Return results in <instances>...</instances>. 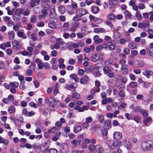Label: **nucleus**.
Listing matches in <instances>:
<instances>
[{
  "label": "nucleus",
  "mask_w": 153,
  "mask_h": 153,
  "mask_svg": "<svg viewBox=\"0 0 153 153\" xmlns=\"http://www.w3.org/2000/svg\"><path fill=\"white\" fill-rule=\"evenodd\" d=\"M49 10V20L52 22H55L56 21V14L55 11V7L54 5H50L48 4L44 5V9L42 10V14L39 17L45 18L48 14V10Z\"/></svg>",
  "instance_id": "f257e3e1"
},
{
  "label": "nucleus",
  "mask_w": 153,
  "mask_h": 153,
  "mask_svg": "<svg viewBox=\"0 0 153 153\" xmlns=\"http://www.w3.org/2000/svg\"><path fill=\"white\" fill-rule=\"evenodd\" d=\"M88 11L85 8H78L76 11V16H74L72 21H78L81 19L80 18L83 15L87 14Z\"/></svg>",
  "instance_id": "f03ea898"
},
{
  "label": "nucleus",
  "mask_w": 153,
  "mask_h": 153,
  "mask_svg": "<svg viewBox=\"0 0 153 153\" xmlns=\"http://www.w3.org/2000/svg\"><path fill=\"white\" fill-rule=\"evenodd\" d=\"M141 149L143 151H147L153 149V142L147 140L143 142L141 145Z\"/></svg>",
  "instance_id": "7ed1b4c3"
},
{
  "label": "nucleus",
  "mask_w": 153,
  "mask_h": 153,
  "mask_svg": "<svg viewBox=\"0 0 153 153\" xmlns=\"http://www.w3.org/2000/svg\"><path fill=\"white\" fill-rule=\"evenodd\" d=\"M123 146L128 149H130L131 148V143L126 138H125L123 140Z\"/></svg>",
  "instance_id": "20e7f679"
},
{
  "label": "nucleus",
  "mask_w": 153,
  "mask_h": 153,
  "mask_svg": "<svg viewBox=\"0 0 153 153\" xmlns=\"http://www.w3.org/2000/svg\"><path fill=\"white\" fill-rule=\"evenodd\" d=\"M57 42L58 43L59 45H60V48L62 50H65L66 48V43L62 40L61 38H58L56 39Z\"/></svg>",
  "instance_id": "39448f33"
},
{
  "label": "nucleus",
  "mask_w": 153,
  "mask_h": 153,
  "mask_svg": "<svg viewBox=\"0 0 153 153\" xmlns=\"http://www.w3.org/2000/svg\"><path fill=\"white\" fill-rule=\"evenodd\" d=\"M121 141H113L112 144H111L110 148L112 150H114L116 147H119L121 145Z\"/></svg>",
  "instance_id": "423d86ee"
},
{
  "label": "nucleus",
  "mask_w": 153,
  "mask_h": 153,
  "mask_svg": "<svg viewBox=\"0 0 153 153\" xmlns=\"http://www.w3.org/2000/svg\"><path fill=\"white\" fill-rule=\"evenodd\" d=\"M100 55L98 53L93 54L91 57V60L93 62H96L99 61Z\"/></svg>",
  "instance_id": "0eeeda50"
},
{
  "label": "nucleus",
  "mask_w": 153,
  "mask_h": 153,
  "mask_svg": "<svg viewBox=\"0 0 153 153\" xmlns=\"http://www.w3.org/2000/svg\"><path fill=\"white\" fill-rule=\"evenodd\" d=\"M69 150L68 145L66 143L64 144L62 147L61 151L62 153H67Z\"/></svg>",
  "instance_id": "6e6552de"
},
{
  "label": "nucleus",
  "mask_w": 153,
  "mask_h": 153,
  "mask_svg": "<svg viewBox=\"0 0 153 153\" xmlns=\"http://www.w3.org/2000/svg\"><path fill=\"white\" fill-rule=\"evenodd\" d=\"M35 62L37 64L39 69H42L43 68L44 65L40 59L38 58L35 60Z\"/></svg>",
  "instance_id": "1a4fd4ad"
},
{
  "label": "nucleus",
  "mask_w": 153,
  "mask_h": 153,
  "mask_svg": "<svg viewBox=\"0 0 153 153\" xmlns=\"http://www.w3.org/2000/svg\"><path fill=\"white\" fill-rule=\"evenodd\" d=\"M83 76L84 77L80 79V82L81 84L85 85L88 82V76L86 75H84Z\"/></svg>",
  "instance_id": "9d476101"
},
{
  "label": "nucleus",
  "mask_w": 153,
  "mask_h": 153,
  "mask_svg": "<svg viewBox=\"0 0 153 153\" xmlns=\"http://www.w3.org/2000/svg\"><path fill=\"white\" fill-rule=\"evenodd\" d=\"M95 49V47L93 45H91L90 47H85L83 49V50L86 53H89L91 51H93Z\"/></svg>",
  "instance_id": "9b49d317"
},
{
  "label": "nucleus",
  "mask_w": 153,
  "mask_h": 153,
  "mask_svg": "<svg viewBox=\"0 0 153 153\" xmlns=\"http://www.w3.org/2000/svg\"><path fill=\"white\" fill-rule=\"evenodd\" d=\"M122 134L118 131L115 132L113 134V137L114 138L117 140L120 139L122 137Z\"/></svg>",
  "instance_id": "f8f14e48"
},
{
  "label": "nucleus",
  "mask_w": 153,
  "mask_h": 153,
  "mask_svg": "<svg viewBox=\"0 0 153 153\" xmlns=\"http://www.w3.org/2000/svg\"><path fill=\"white\" fill-rule=\"evenodd\" d=\"M147 52L149 55L153 56V43L149 45V48L147 50Z\"/></svg>",
  "instance_id": "ddd939ff"
},
{
  "label": "nucleus",
  "mask_w": 153,
  "mask_h": 153,
  "mask_svg": "<svg viewBox=\"0 0 153 153\" xmlns=\"http://www.w3.org/2000/svg\"><path fill=\"white\" fill-rule=\"evenodd\" d=\"M121 70L123 74L124 75L127 74L128 72V66L126 65H122Z\"/></svg>",
  "instance_id": "4468645a"
},
{
  "label": "nucleus",
  "mask_w": 153,
  "mask_h": 153,
  "mask_svg": "<svg viewBox=\"0 0 153 153\" xmlns=\"http://www.w3.org/2000/svg\"><path fill=\"white\" fill-rule=\"evenodd\" d=\"M93 40L96 43H100L102 42L103 40L101 38H99V36L97 35H95L93 37Z\"/></svg>",
  "instance_id": "2eb2a0df"
},
{
  "label": "nucleus",
  "mask_w": 153,
  "mask_h": 153,
  "mask_svg": "<svg viewBox=\"0 0 153 153\" xmlns=\"http://www.w3.org/2000/svg\"><path fill=\"white\" fill-rule=\"evenodd\" d=\"M8 112L10 114H13L16 112V108L13 105H11L8 108Z\"/></svg>",
  "instance_id": "dca6fc26"
},
{
  "label": "nucleus",
  "mask_w": 153,
  "mask_h": 153,
  "mask_svg": "<svg viewBox=\"0 0 153 153\" xmlns=\"http://www.w3.org/2000/svg\"><path fill=\"white\" fill-rule=\"evenodd\" d=\"M94 32L95 33H105V30L102 28H95L94 29Z\"/></svg>",
  "instance_id": "f3484780"
},
{
  "label": "nucleus",
  "mask_w": 153,
  "mask_h": 153,
  "mask_svg": "<svg viewBox=\"0 0 153 153\" xmlns=\"http://www.w3.org/2000/svg\"><path fill=\"white\" fill-rule=\"evenodd\" d=\"M152 122V119L149 117L146 118L143 121L144 124L146 126H148V124H150Z\"/></svg>",
  "instance_id": "a211bd4d"
},
{
  "label": "nucleus",
  "mask_w": 153,
  "mask_h": 153,
  "mask_svg": "<svg viewBox=\"0 0 153 153\" xmlns=\"http://www.w3.org/2000/svg\"><path fill=\"white\" fill-rule=\"evenodd\" d=\"M109 4L111 6V8L114 7L118 4L117 0H109Z\"/></svg>",
  "instance_id": "6ab92c4d"
},
{
  "label": "nucleus",
  "mask_w": 153,
  "mask_h": 153,
  "mask_svg": "<svg viewBox=\"0 0 153 153\" xmlns=\"http://www.w3.org/2000/svg\"><path fill=\"white\" fill-rule=\"evenodd\" d=\"M9 38L11 40H13L15 36V33L14 31L11 30L8 32Z\"/></svg>",
  "instance_id": "aec40b11"
},
{
  "label": "nucleus",
  "mask_w": 153,
  "mask_h": 153,
  "mask_svg": "<svg viewBox=\"0 0 153 153\" xmlns=\"http://www.w3.org/2000/svg\"><path fill=\"white\" fill-rule=\"evenodd\" d=\"M143 74L148 78H149L150 76H153V72L150 70H147L146 71L143 72Z\"/></svg>",
  "instance_id": "412c9836"
},
{
  "label": "nucleus",
  "mask_w": 153,
  "mask_h": 153,
  "mask_svg": "<svg viewBox=\"0 0 153 153\" xmlns=\"http://www.w3.org/2000/svg\"><path fill=\"white\" fill-rule=\"evenodd\" d=\"M103 70L105 74H107L111 72V68L107 66L103 67Z\"/></svg>",
  "instance_id": "4be33fe9"
},
{
  "label": "nucleus",
  "mask_w": 153,
  "mask_h": 153,
  "mask_svg": "<svg viewBox=\"0 0 153 153\" xmlns=\"http://www.w3.org/2000/svg\"><path fill=\"white\" fill-rule=\"evenodd\" d=\"M97 118L99 122L101 123H104L105 122V120L104 119V117L102 114H98L97 115Z\"/></svg>",
  "instance_id": "5701e85b"
},
{
  "label": "nucleus",
  "mask_w": 153,
  "mask_h": 153,
  "mask_svg": "<svg viewBox=\"0 0 153 153\" xmlns=\"http://www.w3.org/2000/svg\"><path fill=\"white\" fill-rule=\"evenodd\" d=\"M96 147L97 145H90L88 146V149L90 151L94 152V151H96L97 148Z\"/></svg>",
  "instance_id": "b1692460"
},
{
  "label": "nucleus",
  "mask_w": 153,
  "mask_h": 153,
  "mask_svg": "<svg viewBox=\"0 0 153 153\" xmlns=\"http://www.w3.org/2000/svg\"><path fill=\"white\" fill-rule=\"evenodd\" d=\"M105 126L108 129H110L111 128V121L110 120H107L106 122L105 121L104 123Z\"/></svg>",
  "instance_id": "393cba45"
},
{
  "label": "nucleus",
  "mask_w": 153,
  "mask_h": 153,
  "mask_svg": "<svg viewBox=\"0 0 153 153\" xmlns=\"http://www.w3.org/2000/svg\"><path fill=\"white\" fill-rule=\"evenodd\" d=\"M99 8L97 6H94L91 7V11L94 13H96L99 12Z\"/></svg>",
  "instance_id": "a878e982"
},
{
  "label": "nucleus",
  "mask_w": 153,
  "mask_h": 153,
  "mask_svg": "<svg viewBox=\"0 0 153 153\" xmlns=\"http://www.w3.org/2000/svg\"><path fill=\"white\" fill-rule=\"evenodd\" d=\"M59 12L62 14H63L65 12L66 9L63 6H61L58 7Z\"/></svg>",
  "instance_id": "bb28decb"
},
{
  "label": "nucleus",
  "mask_w": 153,
  "mask_h": 153,
  "mask_svg": "<svg viewBox=\"0 0 153 153\" xmlns=\"http://www.w3.org/2000/svg\"><path fill=\"white\" fill-rule=\"evenodd\" d=\"M128 47L131 49H134L136 48V46L135 43L133 42H130L128 45Z\"/></svg>",
  "instance_id": "cd10ccee"
},
{
  "label": "nucleus",
  "mask_w": 153,
  "mask_h": 153,
  "mask_svg": "<svg viewBox=\"0 0 153 153\" xmlns=\"http://www.w3.org/2000/svg\"><path fill=\"white\" fill-rule=\"evenodd\" d=\"M94 67L92 66H90L88 68H85V71L87 73H89L91 71L94 70Z\"/></svg>",
  "instance_id": "c85d7f7f"
},
{
  "label": "nucleus",
  "mask_w": 153,
  "mask_h": 153,
  "mask_svg": "<svg viewBox=\"0 0 153 153\" xmlns=\"http://www.w3.org/2000/svg\"><path fill=\"white\" fill-rule=\"evenodd\" d=\"M70 77L74 80L76 82H78L79 81V79L76 75L72 74L70 75Z\"/></svg>",
  "instance_id": "c756f323"
},
{
  "label": "nucleus",
  "mask_w": 153,
  "mask_h": 153,
  "mask_svg": "<svg viewBox=\"0 0 153 153\" xmlns=\"http://www.w3.org/2000/svg\"><path fill=\"white\" fill-rule=\"evenodd\" d=\"M30 36L29 38L33 41H36L37 40V36L35 33H33Z\"/></svg>",
  "instance_id": "7c9ffc66"
},
{
  "label": "nucleus",
  "mask_w": 153,
  "mask_h": 153,
  "mask_svg": "<svg viewBox=\"0 0 153 153\" xmlns=\"http://www.w3.org/2000/svg\"><path fill=\"white\" fill-rule=\"evenodd\" d=\"M82 127L80 126H77L75 127L74 128V132L75 133H77L82 130Z\"/></svg>",
  "instance_id": "2f4dec72"
},
{
  "label": "nucleus",
  "mask_w": 153,
  "mask_h": 153,
  "mask_svg": "<svg viewBox=\"0 0 153 153\" xmlns=\"http://www.w3.org/2000/svg\"><path fill=\"white\" fill-rule=\"evenodd\" d=\"M53 100L55 101V99H53L51 98H46L45 99V103H47V104H49V105H51V101Z\"/></svg>",
  "instance_id": "473e14b6"
},
{
  "label": "nucleus",
  "mask_w": 153,
  "mask_h": 153,
  "mask_svg": "<svg viewBox=\"0 0 153 153\" xmlns=\"http://www.w3.org/2000/svg\"><path fill=\"white\" fill-rule=\"evenodd\" d=\"M12 16L13 19L16 21H19L20 19V16L19 14H15Z\"/></svg>",
  "instance_id": "72a5a7b5"
},
{
  "label": "nucleus",
  "mask_w": 153,
  "mask_h": 153,
  "mask_svg": "<svg viewBox=\"0 0 153 153\" xmlns=\"http://www.w3.org/2000/svg\"><path fill=\"white\" fill-rule=\"evenodd\" d=\"M96 151L98 153H102L103 151V149L99 145H97Z\"/></svg>",
  "instance_id": "f704fd0d"
},
{
  "label": "nucleus",
  "mask_w": 153,
  "mask_h": 153,
  "mask_svg": "<svg viewBox=\"0 0 153 153\" xmlns=\"http://www.w3.org/2000/svg\"><path fill=\"white\" fill-rule=\"evenodd\" d=\"M8 143V140H4L0 136V143H3L5 145H7Z\"/></svg>",
  "instance_id": "c9c22d12"
},
{
  "label": "nucleus",
  "mask_w": 153,
  "mask_h": 153,
  "mask_svg": "<svg viewBox=\"0 0 153 153\" xmlns=\"http://www.w3.org/2000/svg\"><path fill=\"white\" fill-rule=\"evenodd\" d=\"M58 25L56 24L50 23L48 24V27L52 29H56L57 28Z\"/></svg>",
  "instance_id": "e433bc0d"
},
{
  "label": "nucleus",
  "mask_w": 153,
  "mask_h": 153,
  "mask_svg": "<svg viewBox=\"0 0 153 153\" xmlns=\"http://www.w3.org/2000/svg\"><path fill=\"white\" fill-rule=\"evenodd\" d=\"M135 16L138 20H140L143 19V17L139 11H137V12L136 13Z\"/></svg>",
  "instance_id": "4c0bfd02"
},
{
  "label": "nucleus",
  "mask_w": 153,
  "mask_h": 153,
  "mask_svg": "<svg viewBox=\"0 0 153 153\" xmlns=\"http://www.w3.org/2000/svg\"><path fill=\"white\" fill-rule=\"evenodd\" d=\"M140 113L144 117H147L148 115V112L146 110L142 109L140 111Z\"/></svg>",
  "instance_id": "58836bf2"
},
{
  "label": "nucleus",
  "mask_w": 153,
  "mask_h": 153,
  "mask_svg": "<svg viewBox=\"0 0 153 153\" xmlns=\"http://www.w3.org/2000/svg\"><path fill=\"white\" fill-rule=\"evenodd\" d=\"M137 83L135 82H131L129 84V85L131 88H136L137 87Z\"/></svg>",
  "instance_id": "ea45409f"
},
{
  "label": "nucleus",
  "mask_w": 153,
  "mask_h": 153,
  "mask_svg": "<svg viewBox=\"0 0 153 153\" xmlns=\"http://www.w3.org/2000/svg\"><path fill=\"white\" fill-rule=\"evenodd\" d=\"M21 53L23 56L27 55L28 57H31L32 56V54L31 53H28V52L26 50L22 51Z\"/></svg>",
  "instance_id": "a19ab883"
},
{
  "label": "nucleus",
  "mask_w": 153,
  "mask_h": 153,
  "mask_svg": "<svg viewBox=\"0 0 153 153\" xmlns=\"http://www.w3.org/2000/svg\"><path fill=\"white\" fill-rule=\"evenodd\" d=\"M126 106L127 104L126 103H123L120 105L117 108L119 110H122L126 107Z\"/></svg>",
  "instance_id": "79ce46f5"
},
{
  "label": "nucleus",
  "mask_w": 153,
  "mask_h": 153,
  "mask_svg": "<svg viewBox=\"0 0 153 153\" xmlns=\"http://www.w3.org/2000/svg\"><path fill=\"white\" fill-rule=\"evenodd\" d=\"M71 97L73 98H75L76 99H77L80 98V95L76 92L74 93L71 96Z\"/></svg>",
  "instance_id": "37998d69"
},
{
  "label": "nucleus",
  "mask_w": 153,
  "mask_h": 153,
  "mask_svg": "<svg viewBox=\"0 0 153 153\" xmlns=\"http://www.w3.org/2000/svg\"><path fill=\"white\" fill-rule=\"evenodd\" d=\"M143 109H142V108L140 106H137L135 107L134 110L133 111L134 112L136 113L137 112H140V111Z\"/></svg>",
  "instance_id": "c03bdc74"
},
{
  "label": "nucleus",
  "mask_w": 153,
  "mask_h": 153,
  "mask_svg": "<svg viewBox=\"0 0 153 153\" xmlns=\"http://www.w3.org/2000/svg\"><path fill=\"white\" fill-rule=\"evenodd\" d=\"M12 42L16 45L17 48H19L20 47L21 45L19 42L18 41H17L16 40H14Z\"/></svg>",
  "instance_id": "a18cd8bd"
},
{
  "label": "nucleus",
  "mask_w": 153,
  "mask_h": 153,
  "mask_svg": "<svg viewBox=\"0 0 153 153\" xmlns=\"http://www.w3.org/2000/svg\"><path fill=\"white\" fill-rule=\"evenodd\" d=\"M19 83L17 82H15L14 83L10 82L9 83L10 86H13L15 88H17L19 86Z\"/></svg>",
  "instance_id": "49530a36"
},
{
  "label": "nucleus",
  "mask_w": 153,
  "mask_h": 153,
  "mask_svg": "<svg viewBox=\"0 0 153 153\" xmlns=\"http://www.w3.org/2000/svg\"><path fill=\"white\" fill-rule=\"evenodd\" d=\"M124 13L125 15L129 19H131V14L129 11L127 10H126L124 12Z\"/></svg>",
  "instance_id": "de8ad7c7"
},
{
  "label": "nucleus",
  "mask_w": 153,
  "mask_h": 153,
  "mask_svg": "<svg viewBox=\"0 0 153 153\" xmlns=\"http://www.w3.org/2000/svg\"><path fill=\"white\" fill-rule=\"evenodd\" d=\"M115 17V15L112 13H111L109 14L108 18L109 20H112L114 19Z\"/></svg>",
  "instance_id": "09e8293b"
},
{
  "label": "nucleus",
  "mask_w": 153,
  "mask_h": 153,
  "mask_svg": "<svg viewBox=\"0 0 153 153\" xmlns=\"http://www.w3.org/2000/svg\"><path fill=\"white\" fill-rule=\"evenodd\" d=\"M150 85V83L145 82L143 83L142 86L144 88H147L149 87Z\"/></svg>",
  "instance_id": "8fccbe9b"
},
{
  "label": "nucleus",
  "mask_w": 153,
  "mask_h": 153,
  "mask_svg": "<svg viewBox=\"0 0 153 153\" xmlns=\"http://www.w3.org/2000/svg\"><path fill=\"white\" fill-rule=\"evenodd\" d=\"M143 25L144 27H149V22L147 21H143Z\"/></svg>",
  "instance_id": "3c124183"
},
{
  "label": "nucleus",
  "mask_w": 153,
  "mask_h": 153,
  "mask_svg": "<svg viewBox=\"0 0 153 153\" xmlns=\"http://www.w3.org/2000/svg\"><path fill=\"white\" fill-rule=\"evenodd\" d=\"M57 130V128L56 127H53L51 129L48 130V133H54L55 131Z\"/></svg>",
  "instance_id": "603ef678"
},
{
  "label": "nucleus",
  "mask_w": 153,
  "mask_h": 153,
  "mask_svg": "<svg viewBox=\"0 0 153 153\" xmlns=\"http://www.w3.org/2000/svg\"><path fill=\"white\" fill-rule=\"evenodd\" d=\"M74 109L76 110H78L80 112H83V109L81 108L79 106L76 105L74 107Z\"/></svg>",
  "instance_id": "864d4df0"
},
{
  "label": "nucleus",
  "mask_w": 153,
  "mask_h": 153,
  "mask_svg": "<svg viewBox=\"0 0 153 153\" xmlns=\"http://www.w3.org/2000/svg\"><path fill=\"white\" fill-rule=\"evenodd\" d=\"M138 8L140 10H143L145 8V7L144 4L142 3H140L138 4Z\"/></svg>",
  "instance_id": "5fc2aeb1"
},
{
  "label": "nucleus",
  "mask_w": 153,
  "mask_h": 153,
  "mask_svg": "<svg viewBox=\"0 0 153 153\" xmlns=\"http://www.w3.org/2000/svg\"><path fill=\"white\" fill-rule=\"evenodd\" d=\"M36 19L37 18L36 16H32L31 18L30 22L33 23H35L36 21Z\"/></svg>",
  "instance_id": "6e6d98bb"
},
{
  "label": "nucleus",
  "mask_w": 153,
  "mask_h": 153,
  "mask_svg": "<svg viewBox=\"0 0 153 153\" xmlns=\"http://www.w3.org/2000/svg\"><path fill=\"white\" fill-rule=\"evenodd\" d=\"M26 74L27 76H30L32 75L33 72L31 70L28 69L26 72Z\"/></svg>",
  "instance_id": "4d7b16f0"
},
{
  "label": "nucleus",
  "mask_w": 153,
  "mask_h": 153,
  "mask_svg": "<svg viewBox=\"0 0 153 153\" xmlns=\"http://www.w3.org/2000/svg\"><path fill=\"white\" fill-rule=\"evenodd\" d=\"M6 52L8 55H10L12 54L13 51L11 49L8 48L6 50Z\"/></svg>",
  "instance_id": "13d9d810"
},
{
  "label": "nucleus",
  "mask_w": 153,
  "mask_h": 153,
  "mask_svg": "<svg viewBox=\"0 0 153 153\" xmlns=\"http://www.w3.org/2000/svg\"><path fill=\"white\" fill-rule=\"evenodd\" d=\"M83 56L82 54H80L77 56V58L79 61L82 62V61Z\"/></svg>",
  "instance_id": "bf43d9fd"
},
{
  "label": "nucleus",
  "mask_w": 153,
  "mask_h": 153,
  "mask_svg": "<svg viewBox=\"0 0 153 153\" xmlns=\"http://www.w3.org/2000/svg\"><path fill=\"white\" fill-rule=\"evenodd\" d=\"M71 89H75L77 87V84L74 83H73L72 84L70 85Z\"/></svg>",
  "instance_id": "052dcab7"
},
{
  "label": "nucleus",
  "mask_w": 153,
  "mask_h": 153,
  "mask_svg": "<svg viewBox=\"0 0 153 153\" xmlns=\"http://www.w3.org/2000/svg\"><path fill=\"white\" fill-rule=\"evenodd\" d=\"M3 19L5 22H9L11 20L10 18L7 16H4L3 18Z\"/></svg>",
  "instance_id": "680f3d73"
},
{
  "label": "nucleus",
  "mask_w": 153,
  "mask_h": 153,
  "mask_svg": "<svg viewBox=\"0 0 153 153\" xmlns=\"http://www.w3.org/2000/svg\"><path fill=\"white\" fill-rule=\"evenodd\" d=\"M27 50L30 52L29 53H31L33 51V49L31 46H28L27 48Z\"/></svg>",
  "instance_id": "e2e57ef3"
},
{
  "label": "nucleus",
  "mask_w": 153,
  "mask_h": 153,
  "mask_svg": "<svg viewBox=\"0 0 153 153\" xmlns=\"http://www.w3.org/2000/svg\"><path fill=\"white\" fill-rule=\"evenodd\" d=\"M123 52L125 54L128 55L130 51L128 48H125L123 50Z\"/></svg>",
  "instance_id": "0e129e2a"
},
{
  "label": "nucleus",
  "mask_w": 153,
  "mask_h": 153,
  "mask_svg": "<svg viewBox=\"0 0 153 153\" xmlns=\"http://www.w3.org/2000/svg\"><path fill=\"white\" fill-rule=\"evenodd\" d=\"M92 121V118L91 117H88L86 118L85 122L88 123H90Z\"/></svg>",
  "instance_id": "69168bd1"
},
{
  "label": "nucleus",
  "mask_w": 153,
  "mask_h": 153,
  "mask_svg": "<svg viewBox=\"0 0 153 153\" xmlns=\"http://www.w3.org/2000/svg\"><path fill=\"white\" fill-rule=\"evenodd\" d=\"M14 62L16 64H18L20 63V61L19 58L17 57H15L14 59Z\"/></svg>",
  "instance_id": "338daca9"
},
{
  "label": "nucleus",
  "mask_w": 153,
  "mask_h": 153,
  "mask_svg": "<svg viewBox=\"0 0 153 153\" xmlns=\"http://www.w3.org/2000/svg\"><path fill=\"white\" fill-rule=\"evenodd\" d=\"M129 77L131 79L132 81L135 80L136 79V78L134 75L132 74H129Z\"/></svg>",
  "instance_id": "774afa93"
}]
</instances>
